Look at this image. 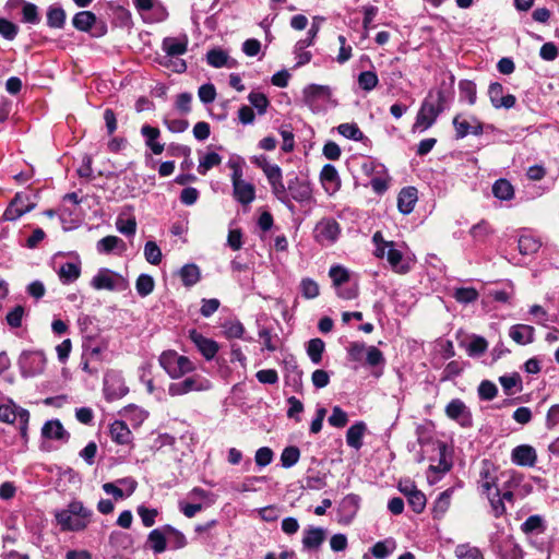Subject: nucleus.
Wrapping results in <instances>:
<instances>
[{
	"mask_svg": "<svg viewBox=\"0 0 559 559\" xmlns=\"http://www.w3.org/2000/svg\"><path fill=\"white\" fill-rule=\"evenodd\" d=\"M372 242L374 245V257L386 259L393 272L406 274L412 270L414 260L409 255L404 254L394 241L385 240L381 231L373 234Z\"/></svg>",
	"mask_w": 559,
	"mask_h": 559,
	"instance_id": "obj_1",
	"label": "nucleus"
},
{
	"mask_svg": "<svg viewBox=\"0 0 559 559\" xmlns=\"http://www.w3.org/2000/svg\"><path fill=\"white\" fill-rule=\"evenodd\" d=\"M92 516L93 511L79 500H72L67 508L55 512L56 522L63 532L85 530L91 523Z\"/></svg>",
	"mask_w": 559,
	"mask_h": 559,
	"instance_id": "obj_2",
	"label": "nucleus"
},
{
	"mask_svg": "<svg viewBox=\"0 0 559 559\" xmlns=\"http://www.w3.org/2000/svg\"><path fill=\"white\" fill-rule=\"evenodd\" d=\"M227 165L231 169L233 197L242 205L251 204L255 199V187L243 178V160L230 158Z\"/></svg>",
	"mask_w": 559,
	"mask_h": 559,
	"instance_id": "obj_3",
	"label": "nucleus"
},
{
	"mask_svg": "<svg viewBox=\"0 0 559 559\" xmlns=\"http://www.w3.org/2000/svg\"><path fill=\"white\" fill-rule=\"evenodd\" d=\"M444 100L443 93L441 91L437 92L436 99H433L432 94H429L428 97L423 102L417 116L415 123L413 124L412 131L424 132L433 126L438 116L442 112L443 107L442 103Z\"/></svg>",
	"mask_w": 559,
	"mask_h": 559,
	"instance_id": "obj_4",
	"label": "nucleus"
},
{
	"mask_svg": "<svg viewBox=\"0 0 559 559\" xmlns=\"http://www.w3.org/2000/svg\"><path fill=\"white\" fill-rule=\"evenodd\" d=\"M159 365L173 379H179L185 374L192 372L194 364L186 356L179 355L175 350H166L159 357Z\"/></svg>",
	"mask_w": 559,
	"mask_h": 559,
	"instance_id": "obj_5",
	"label": "nucleus"
},
{
	"mask_svg": "<svg viewBox=\"0 0 559 559\" xmlns=\"http://www.w3.org/2000/svg\"><path fill=\"white\" fill-rule=\"evenodd\" d=\"M91 286L96 290L123 292L128 288L129 283L121 274L103 267L93 276Z\"/></svg>",
	"mask_w": 559,
	"mask_h": 559,
	"instance_id": "obj_6",
	"label": "nucleus"
},
{
	"mask_svg": "<svg viewBox=\"0 0 559 559\" xmlns=\"http://www.w3.org/2000/svg\"><path fill=\"white\" fill-rule=\"evenodd\" d=\"M17 364L23 377H35L44 372L46 357L39 350H25L20 355Z\"/></svg>",
	"mask_w": 559,
	"mask_h": 559,
	"instance_id": "obj_7",
	"label": "nucleus"
},
{
	"mask_svg": "<svg viewBox=\"0 0 559 559\" xmlns=\"http://www.w3.org/2000/svg\"><path fill=\"white\" fill-rule=\"evenodd\" d=\"M211 388V382L200 374H194L179 382H173L168 386L170 396H180L190 392L206 391Z\"/></svg>",
	"mask_w": 559,
	"mask_h": 559,
	"instance_id": "obj_8",
	"label": "nucleus"
},
{
	"mask_svg": "<svg viewBox=\"0 0 559 559\" xmlns=\"http://www.w3.org/2000/svg\"><path fill=\"white\" fill-rule=\"evenodd\" d=\"M453 127L456 139H463L469 134H483L485 124L473 115L459 114L453 118Z\"/></svg>",
	"mask_w": 559,
	"mask_h": 559,
	"instance_id": "obj_9",
	"label": "nucleus"
},
{
	"mask_svg": "<svg viewBox=\"0 0 559 559\" xmlns=\"http://www.w3.org/2000/svg\"><path fill=\"white\" fill-rule=\"evenodd\" d=\"M341 233L338 223L333 218H322L313 229V237L322 246L332 245Z\"/></svg>",
	"mask_w": 559,
	"mask_h": 559,
	"instance_id": "obj_10",
	"label": "nucleus"
},
{
	"mask_svg": "<svg viewBox=\"0 0 559 559\" xmlns=\"http://www.w3.org/2000/svg\"><path fill=\"white\" fill-rule=\"evenodd\" d=\"M129 392L123 378L116 371H109L104 379V394L107 401H115L123 397Z\"/></svg>",
	"mask_w": 559,
	"mask_h": 559,
	"instance_id": "obj_11",
	"label": "nucleus"
},
{
	"mask_svg": "<svg viewBox=\"0 0 559 559\" xmlns=\"http://www.w3.org/2000/svg\"><path fill=\"white\" fill-rule=\"evenodd\" d=\"M445 415L456 421L461 427L469 428L473 425V416L466 404L460 399H453L445 406Z\"/></svg>",
	"mask_w": 559,
	"mask_h": 559,
	"instance_id": "obj_12",
	"label": "nucleus"
},
{
	"mask_svg": "<svg viewBox=\"0 0 559 559\" xmlns=\"http://www.w3.org/2000/svg\"><path fill=\"white\" fill-rule=\"evenodd\" d=\"M35 204L29 200L26 193H16L9 206L3 213V219L15 221L23 214L32 211Z\"/></svg>",
	"mask_w": 559,
	"mask_h": 559,
	"instance_id": "obj_13",
	"label": "nucleus"
},
{
	"mask_svg": "<svg viewBox=\"0 0 559 559\" xmlns=\"http://www.w3.org/2000/svg\"><path fill=\"white\" fill-rule=\"evenodd\" d=\"M289 198L297 202H307L312 198V189L308 181L300 179L298 176L289 179L287 182Z\"/></svg>",
	"mask_w": 559,
	"mask_h": 559,
	"instance_id": "obj_14",
	"label": "nucleus"
},
{
	"mask_svg": "<svg viewBox=\"0 0 559 559\" xmlns=\"http://www.w3.org/2000/svg\"><path fill=\"white\" fill-rule=\"evenodd\" d=\"M360 504V497L355 493L345 496L338 506V521L343 524H349L356 516Z\"/></svg>",
	"mask_w": 559,
	"mask_h": 559,
	"instance_id": "obj_15",
	"label": "nucleus"
},
{
	"mask_svg": "<svg viewBox=\"0 0 559 559\" xmlns=\"http://www.w3.org/2000/svg\"><path fill=\"white\" fill-rule=\"evenodd\" d=\"M302 94L305 103L313 108L320 100H330L332 91L328 85L309 84L304 88Z\"/></svg>",
	"mask_w": 559,
	"mask_h": 559,
	"instance_id": "obj_16",
	"label": "nucleus"
},
{
	"mask_svg": "<svg viewBox=\"0 0 559 559\" xmlns=\"http://www.w3.org/2000/svg\"><path fill=\"white\" fill-rule=\"evenodd\" d=\"M490 102L495 108L510 109L515 105V97L511 94L503 95V86L500 83H491L488 88Z\"/></svg>",
	"mask_w": 559,
	"mask_h": 559,
	"instance_id": "obj_17",
	"label": "nucleus"
},
{
	"mask_svg": "<svg viewBox=\"0 0 559 559\" xmlns=\"http://www.w3.org/2000/svg\"><path fill=\"white\" fill-rule=\"evenodd\" d=\"M190 340L207 360L213 359L218 352V345L215 341L203 336L195 330L190 332Z\"/></svg>",
	"mask_w": 559,
	"mask_h": 559,
	"instance_id": "obj_18",
	"label": "nucleus"
},
{
	"mask_svg": "<svg viewBox=\"0 0 559 559\" xmlns=\"http://www.w3.org/2000/svg\"><path fill=\"white\" fill-rule=\"evenodd\" d=\"M512 462L520 466H533L536 463L537 454L528 444L518 445L511 453Z\"/></svg>",
	"mask_w": 559,
	"mask_h": 559,
	"instance_id": "obj_19",
	"label": "nucleus"
},
{
	"mask_svg": "<svg viewBox=\"0 0 559 559\" xmlns=\"http://www.w3.org/2000/svg\"><path fill=\"white\" fill-rule=\"evenodd\" d=\"M188 36L182 35L180 37H166L163 39L162 48L166 52L167 57H179L187 52L188 49Z\"/></svg>",
	"mask_w": 559,
	"mask_h": 559,
	"instance_id": "obj_20",
	"label": "nucleus"
},
{
	"mask_svg": "<svg viewBox=\"0 0 559 559\" xmlns=\"http://www.w3.org/2000/svg\"><path fill=\"white\" fill-rule=\"evenodd\" d=\"M41 436L49 440H58L61 442H68L70 435L63 428L62 424L58 419H51L44 424L41 428Z\"/></svg>",
	"mask_w": 559,
	"mask_h": 559,
	"instance_id": "obj_21",
	"label": "nucleus"
},
{
	"mask_svg": "<svg viewBox=\"0 0 559 559\" xmlns=\"http://www.w3.org/2000/svg\"><path fill=\"white\" fill-rule=\"evenodd\" d=\"M320 180L322 182L324 190L328 193H334L335 191L338 190L341 185L337 170L331 164H326L323 166L320 173Z\"/></svg>",
	"mask_w": 559,
	"mask_h": 559,
	"instance_id": "obj_22",
	"label": "nucleus"
},
{
	"mask_svg": "<svg viewBox=\"0 0 559 559\" xmlns=\"http://www.w3.org/2000/svg\"><path fill=\"white\" fill-rule=\"evenodd\" d=\"M534 334V328L527 324H515L509 330V336L519 345L533 343Z\"/></svg>",
	"mask_w": 559,
	"mask_h": 559,
	"instance_id": "obj_23",
	"label": "nucleus"
},
{
	"mask_svg": "<svg viewBox=\"0 0 559 559\" xmlns=\"http://www.w3.org/2000/svg\"><path fill=\"white\" fill-rule=\"evenodd\" d=\"M418 200L417 190L414 187H406L401 190L397 197V207L401 213L409 214Z\"/></svg>",
	"mask_w": 559,
	"mask_h": 559,
	"instance_id": "obj_24",
	"label": "nucleus"
},
{
	"mask_svg": "<svg viewBox=\"0 0 559 559\" xmlns=\"http://www.w3.org/2000/svg\"><path fill=\"white\" fill-rule=\"evenodd\" d=\"M141 134L145 139V144L155 155H159L164 151V144L158 141L160 135L159 129L150 124H144L141 128Z\"/></svg>",
	"mask_w": 559,
	"mask_h": 559,
	"instance_id": "obj_25",
	"label": "nucleus"
},
{
	"mask_svg": "<svg viewBox=\"0 0 559 559\" xmlns=\"http://www.w3.org/2000/svg\"><path fill=\"white\" fill-rule=\"evenodd\" d=\"M110 437L118 444H128L132 433L127 424L122 420H115L109 428Z\"/></svg>",
	"mask_w": 559,
	"mask_h": 559,
	"instance_id": "obj_26",
	"label": "nucleus"
},
{
	"mask_svg": "<svg viewBox=\"0 0 559 559\" xmlns=\"http://www.w3.org/2000/svg\"><path fill=\"white\" fill-rule=\"evenodd\" d=\"M366 430L367 426L364 421L352 425L346 432L347 444L355 450H359L362 447V438Z\"/></svg>",
	"mask_w": 559,
	"mask_h": 559,
	"instance_id": "obj_27",
	"label": "nucleus"
},
{
	"mask_svg": "<svg viewBox=\"0 0 559 559\" xmlns=\"http://www.w3.org/2000/svg\"><path fill=\"white\" fill-rule=\"evenodd\" d=\"M58 275L63 284L75 282L81 275L80 262L63 263L58 271Z\"/></svg>",
	"mask_w": 559,
	"mask_h": 559,
	"instance_id": "obj_28",
	"label": "nucleus"
},
{
	"mask_svg": "<svg viewBox=\"0 0 559 559\" xmlns=\"http://www.w3.org/2000/svg\"><path fill=\"white\" fill-rule=\"evenodd\" d=\"M480 488L490 498V495L498 489L496 471H490L489 467L483 468L480 472Z\"/></svg>",
	"mask_w": 559,
	"mask_h": 559,
	"instance_id": "obj_29",
	"label": "nucleus"
},
{
	"mask_svg": "<svg viewBox=\"0 0 559 559\" xmlns=\"http://www.w3.org/2000/svg\"><path fill=\"white\" fill-rule=\"evenodd\" d=\"M324 535V530L320 527H311L305 531L302 544L308 549H316L323 543Z\"/></svg>",
	"mask_w": 559,
	"mask_h": 559,
	"instance_id": "obj_30",
	"label": "nucleus"
},
{
	"mask_svg": "<svg viewBox=\"0 0 559 559\" xmlns=\"http://www.w3.org/2000/svg\"><path fill=\"white\" fill-rule=\"evenodd\" d=\"M168 534L165 527L155 528L148 534L147 542L155 554H162L166 550V538Z\"/></svg>",
	"mask_w": 559,
	"mask_h": 559,
	"instance_id": "obj_31",
	"label": "nucleus"
},
{
	"mask_svg": "<svg viewBox=\"0 0 559 559\" xmlns=\"http://www.w3.org/2000/svg\"><path fill=\"white\" fill-rule=\"evenodd\" d=\"M180 278L186 286L195 285L201 277L200 269L197 264H186L179 271Z\"/></svg>",
	"mask_w": 559,
	"mask_h": 559,
	"instance_id": "obj_32",
	"label": "nucleus"
},
{
	"mask_svg": "<svg viewBox=\"0 0 559 559\" xmlns=\"http://www.w3.org/2000/svg\"><path fill=\"white\" fill-rule=\"evenodd\" d=\"M540 246V240L532 235L525 234L519 238V251L524 255L536 253Z\"/></svg>",
	"mask_w": 559,
	"mask_h": 559,
	"instance_id": "obj_33",
	"label": "nucleus"
},
{
	"mask_svg": "<svg viewBox=\"0 0 559 559\" xmlns=\"http://www.w3.org/2000/svg\"><path fill=\"white\" fill-rule=\"evenodd\" d=\"M329 276L335 287L348 284L350 282V272L342 265H333L329 270Z\"/></svg>",
	"mask_w": 559,
	"mask_h": 559,
	"instance_id": "obj_34",
	"label": "nucleus"
},
{
	"mask_svg": "<svg viewBox=\"0 0 559 559\" xmlns=\"http://www.w3.org/2000/svg\"><path fill=\"white\" fill-rule=\"evenodd\" d=\"M453 489H447L439 495L437 500L433 504V516L435 518H442L445 512L449 510L451 504V498H452Z\"/></svg>",
	"mask_w": 559,
	"mask_h": 559,
	"instance_id": "obj_35",
	"label": "nucleus"
},
{
	"mask_svg": "<svg viewBox=\"0 0 559 559\" xmlns=\"http://www.w3.org/2000/svg\"><path fill=\"white\" fill-rule=\"evenodd\" d=\"M396 548V543L393 538H386L378 542L371 548V554L378 559H385Z\"/></svg>",
	"mask_w": 559,
	"mask_h": 559,
	"instance_id": "obj_36",
	"label": "nucleus"
},
{
	"mask_svg": "<svg viewBox=\"0 0 559 559\" xmlns=\"http://www.w3.org/2000/svg\"><path fill=\"white\" fill-rule=\"evenodd\" d=\"M492 193L500 200L509 201L514 197V189L508 180L499 179L492 186Z\"/></svg>",
	"mask_w": 559,
	"mask_h": 559,
	"instance_id": "obj_37",
	"label": "nucleus"
},
{
	"mask_svg": "<svg viewBox=\"0 0 559 559\" xmlns=\"http://www.w3.org/2000/svg\"><path fill=\"white\" fill-rule=\"evenodd\" d=\"M96 16L91 11H81L76 13L73 17V26L82 32H87L91 29L92 25L95 23Z\"/></svg>",
	"mask_w": 559,
	"mask_h": 559,
	"instance_id": "obj_38",
	"label": "nucleus"
},
{
	"mask_svg": "<svg viewBox=\"0 0 559 559\" xmlns=\"http://www.w3.org/2000/svg\"><path fill=\"white\" fill-rule=\"evenodd\" d=\"M120 415L131 420L134 425H141L147 418V412L136 405H128L120 411Z\"/></svg>",
	"mask_w": 559,
	"mask_h": 559,
	"instance_id": "obj_39",
	"label": "nucleus"
},
{
	"mask_svg": "<svg viewBox=\"0 0 559 559\" xmlns=\"http://www.w3.org/2000/svg\"><path fill=\"white\" fill-rule=\"evenodd\" d=\"M499 382L507 394H513L522 390V381L519 373L502 376L499 378Z\"/></svg>",
	"mask_w": 559,
	"mask_h": 559,
	"instance_id": "obj_40",
	"label": "nucleus"
},
{
	"mask_svg": "<svg viewBox=\"0 0 559 559\" xmlns=\"http://www.w3.org/2000/svg\"><path fill=\"white\" fill-rule=\"evenodd\" d=\"M222 163V156L215 152L206 153L199 160L198 171L201 175H205L210 169L215 166H218Z\"/></svg>",
	"mask_w": 559,
	"mask_h": 559,
	"instance_id": "obj_41",
	"label": "nucleus"
},
{
	"mask_svg": "<svg viewBox=\"0 0 559 559\" xmlns=\"http://www.w3.org/2000/svg\"><path fill=\"white\" fill-rule=\"evenodd\" d=\"M359 87L365 92H371L379 83L378 75L373 71H362L357 79Z\"/></svg>",
	"mask_w": 559,
	"mask_h": 559,
	"instance_id": "obj_42",
	"label": "nucleus"
},
{
	"mask_svg": "<svg viewBox=\"0 0 559 559\" xmlns=\"http://www.w3.org/2000/svg\"><path fill=\"white\" fill-rule=\"evenodd\" d=\"M454 552L457 559H484L481 551L469 544L457 545Z\"/></svg>",
	"mask_w": 559,
	"mask_h": 559,
	"instance_id": "obj_43",
	"label": "nucleus"
},
{
	"mask_svg": "<svg viewBox=\"0 0 559 559\" xmlns=\"http://www.w3.org/2000/svg\"><path fill=\"white\" fill-rule=\"evenodd\" d=\"M323 21H324V17H322V16L313 17L311 27L307 34V38L298 41L299 49H305L313 44V40L317 37Z\"/></svg>",
	"mask_w": 559,
	"mask_h": 559,
	"instance_id": "obj_44",
	"label": "nucleus"
},
{
	"mask_svg": "<svg viewBox=\"0 0 559 559\" xmlns=\"http://www.w3.org/2000/svg\"><path fill=\"white\" fill-rule=\"evenodd\" d=\"M124 248V242L117 236H106L97 242V250L103 253H109L115 249Z\"/></svg>",
	"mask_w": 559,
	"mask_h": 559,
	"instance_id": "obj_45",
	"label": "nucleus"
},
{
	"mask_svg": "<svg viewBox=\"0 0 559 559\" xmlns=\"http://www.w3.org/2000/svg\"><path fill=\"white\" fill-rule=\"evenodd\" d=\"M337 131L344 138L354 141H361L365 136L356 123H342L337 127Z\"/></svg>",
	"mask_w": 559,
	"mask_h": 559,
	"instance_id": "obj_46",
	"label": "nucleus"
},
{
	"mask_svg": "<svg viewBox=\"0 0 559 559\" xmlns=\"http://www.w3.org/2000/svg\"><path fill=\"white\" fill-rule=\"evenodd\" d=\"M154 280L151 275L141 274L135 283V288L141 297H146L154 290Z\"/></svg>",
	"mask_w": 559,
	"mask_h": 559,
	"instance_id": "obj_47",
	"label": "nucleus"
},
{
	"mask_svg": "<svg viewBox=\"0 0 559 559\" xmlns=\"http://www.w3.org/2000/svg\"><path fill=\"white\" fill-rule=\"evenodd\" d=\"M300 292L306 299H313L320 294L319 284L312 278H302L300 282Z\"/></svg>",
	"mask_w": 559,
	"mask_h": 559,
	"instance_id": "obj_48",
	"label": "nucleus"
},
{
	"mask_svg": "<svg viewBox=\"0 0 559 559\" xmlns=\"http://www.w3.org/2000/svg\"><path fill=\"white\" fill-rule=\"evenodd\" d=\"M66 13L61 8L50 7L47 12V24L50 27L61 28L64 24Z\"/></svg>",
	"mask_w": 559,
	"mask_h": 559,
	"instance_id": "obj_49",
	"label": "nucleus"
},
{
	"mask_svg": "<svg viewBox=\"0 0 559 559\" xmlns=\"http://www.w3.org/2000/svg\"><path fill=\"white\" fill-rule=\"evenodd\" d=\"M460 96L466 99L469 105L476 102V85L472 81L463 80L459 83Z\"/></svg>",
	"mask_w": 559,
	"mask_h": 559,
	"instance_id": "obj_50",
	"label": "nucleus"
},
{
	"mask_svg": "<svg viewBox=\"0 0 559 559\" xmlns=\"http://www.w3.org/2000/svg\"><path fill=\"white\" fill-rule=\"evenodd\" d=\"M116 228L119 233L126 235V236H132L135 234L136 230V222L134 217H123L122 215H119L116 221Z\"/></svg>",
	"mask_w": 559,
	"mask_h": 559,
	"instance_id": "obj_51",
	"label": "nucleus"
},
{
	"mask_svg": "<svg viewBox=\"0 0 559 559\" xmlns=\"http://www.w3.org/2000/svg\"><path fill=\"white\" fill-rule=\"evenodd\" d=\"M324 350V342L320 338H312L308 343L307 353L312 362L319 364L322 359V353Z\"/></svg>",
	"mask_w": 559,
	"mask_h": 559,
	"instance_id": "obj_52",
	"label": "nucleus"
},
{
	"mask_svg": "<svg viewBox=\"0 0 559 559\" xmlns=\"http://www.w3.org/2000/svg\"><path fill=\"white\" fill-rule=\"evenodd\" d=\"M144 257L146 261L153 265H157L162 261V251L154 241H147L144 246Z\"/></svg>",
	"mask_w": 559,
	"mask_h": 559,
	"instance_id": "obj_53",
	"label": "nucleus"
},
{
	"mask_svg": "<svg viewBox=\"0 0 559 559\" xmlns=\"http://www.w3.org/2000/svg\"><path fill=\"white\" fill-rule=\"evenodd\" d=\"M300 457V451L296 447H287L281 454L282 465L286 468L294 466Z\"/></svg>",
	"mask_w": 559,
	"mask_h": 559,
	"instance_id": "obj_54",
	"label": "nucleus"
},
{
	"mask_svg": "<svg viewBox=\"0 0 559 559\" xmlns=\"http://www.w3.org/2000/svg\"><path fill=\"white\" fill-rule=\"evenodd\" d=\"M228 55L221 49H212L206 53V61L214 68H222L226 66Z\"/></svg>",
	"mask_w": 559,
	"mask_h": 559,
	"instance_id": "obj_55",
	"label": "nucleus"
},
{
	"mask_svg": "<svg viewBox=\"0 0 559 559\" xmlns=\"http://www.w3.org/2000/svg\"><path fill=\"white\" fill-rule=\"evenodd\" d=\"M20 409L22 408L12 403L0 405V420L9 424L13 423L19 419Z\"/></svg>",
	"mask_w": 559,
	"mask_h": 559,
	"instance_id": "obj_56",
	"label": "nucleus"
},
{
	"mask_svg": "<svg viewBox=\"0 0 559 559\" xmlns=\"http://www.w3.org/2000/svg\"><path fill=\"white\" fill-rule=\"evenodd\" d=\"M272 193L276 197L278 201L285 204L288 207H292L290 198L288 194V189L284 185L283 180L278 182L271 183Z\"/></svg>",
	"mask_w": 559,
	"mask_h": 559,
	"instance_id": "obj_57",
	"label": "nucleus"
},
{
	"mask_svg": "<svg viewBox=\"0 0 559 559\" xmlns=\"http://www.w3.org/2000/svg\"><path fill=\"white\" fill-rule=\"evenodd\" d=\"M521 530L525 534H531L534 532L543 531L544 530V520L539 515H531L525 520L524 523H522Z\"/></svg>",
	"mask_w": 559,
	"mask_h": 559,
	"instance_id": "obj_58",
	"label": "nucleus"
},
{
	"mask_svg": "<svg viewBox=\"0 0 559 559\" xmlns=\"http://www.w3.org/2000/svg\"><path fill=\"white\" fill-rule=\"evenodd\" d=\"M488 347L487 341L481 336H474L467 346V353L469 356H480Z\"/></svg>",
	"mask_w": 559,
	"mask_h": 559,
	"instance_id": "obj_59",
	"label": "nucleus"
},
{
	"mask_svg": "<svg viewBox=\"0 0 559 559\" xmlns=\"http://www.w3.org/2000/svg\"><path fill=\"white\" fill-rule=\"evenodd\" d=\"M454 298L462 304H469L478 298V293L472 287L457 288L454 292Z\"/></svg>",
	"mask_w": 559,
	"mask_h": 559,
	"instance_id": "obj_60",
	"label": "nucleus"
},
{
	"mask_svg": "<svg viewBox=\"0 0 559 559\" xmlns=\"http://www.w3.org/2000/svg\"><path fill=\"white\" fill-rule=\"evenodd\" d=\"M328 421L333 427L343 428L348 421V416L340 406H334Z\"/></svg>",
	"mask_w": 559,
	"mask_h": 559,
	"instance_id": "obj_61",
	"label": "nucleus"
},
{
	"mask_svg": "<svg viewBox=\"0 0 559 559\" xmlns=\"http://www.w3.org/2000/svg\"><path fill=\"white\" fill-rule=\"evenodd\" d=\"M365 357L367 365L371 367L383 366L385 362L382 352L374 346H368Z\"/></svg>",
	"mask_w": 559,
	"mask_h": 559,
	"instance_id": "obj_62",
	"label": "nucleus"
},
{
	"mask_svg": "<svg viewBox=\"0 0 559 559\" xmlns=\"http://www.w3.org/2000/svg\"><path fill=\"white\" fill-rule=\"evenodd\" d=\"M491 233L492 229L490 225L485 221L479 222L471 228V235L477 241L485 240Z\"/></svg>",
	"mask_w": 559,
	"mask_h": 559,
	"instance_id": "obj_63",
	"label": "nucleus"
},
{
	"mask_svg": "<svg viewBox=\"0 0 559 559\" xmlns=\"http://www.w3.org/2000/svg\"><path fill=\"white\" fill-rule=\"evenodd\" d=\"M497 392L496 384L488 380L481 381L478 386V395L484 401H491L497 395Z\"/></svg>",
	"mask_w": 559,
	"mask_h": 559,
	"instance_id": "obj_64",
	"label": "nucleus"
}]
</instances>
